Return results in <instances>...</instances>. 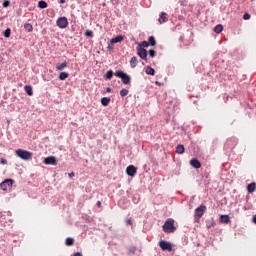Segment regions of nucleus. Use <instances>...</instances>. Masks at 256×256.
I'll list each match as a JSON object with an SVG mask.
<instances>
[{
  "label": "nucleus",
  "mask_w": 256,
  "mask_h": 256,
  "mask_svg": "<svg viewBox=\"0 0 256 256\" xmlns=\"http://www.w3.org/2000/svg\"><path fill=\"white\" fill-rule=\"evenodd\" d=\"M176 229L175 220L173 218H168L163 225L164 233H175Z\"/></svg>",
  "instance_id": "f257e3e1"
},
{
  "label": "nucleus",
  "mask_w": 256,
  "mask_h": 256,
  "mask_svg": "<svg viewBox=\"0 0 256 256\" xmlns=\"http://www.w3.org/2000/svg\"><path fill=\"white\" fill-rule=\"evenodd\" d=\"M15 153L17 157H19L23 161H30V159H33V152L23 150V149H17Z\"/></svg>",
  "instance_id": "f03ea898"
},
{
  "label": "nucleus",
  "mask_w": 256,
  "mask_h": 256,
  "mask_svg": "<svg viewBox=\"0 0 256 256\" xmlns=\"http://www.w3.org/2000/svg\"><path fill=\"white\" fill-rule=\"evenodd\" d=\"M115 77H119L122 80L123 85L131 84V76L127 75L125 72L119 70L115 72Z\"/></svg>",
  "instance_id": "7ed1b4c3"
},
{
  "label": "nucleus",
  "mask_w": 256,
  "mask_h": 256,
  "mask_svg": "<svg viewBox=\"0 0 256 256\" xmlns=\"http://www.w3.org/2000/svg\"><path fill=\"white\" fill-rule=\"evenodd\" d=\"M56 25L60 29H67V27L69 26V20H67V17H65V16L60 17L57 19Z\"/></svg>",
  "instance_id": "20e7f679"
},
{
  "label": "nucleus",
  "mask_w": 256,
  "mask_h": 256,
  "mask_svg": "<svg viewBox=\"0 0 256 256\" xmlns=\"http://www.w3.org/2000/svg\"><path fill=\"white\" fill-rule=\"evenodd\" d=\"M13 183H15L13 179H6L0 184V189L2 191H9L13 187Z\"/></svg>",
  "instance_id": "39448f33"
},
{
  "label": "nucleus",
  "mask_w": 256,
  "mask_h": 256,
  "mask_svg": "<svg viewBox=\"0 0 256 256\" xmlns=\"http://www.w3.org/2000/svg\"><path fill=\"white\" fill-rule=\"evenodd\" d=\"M207 210V207L205 205H201L198 208L195 209V217L196 219H199L200 217H203V214Z\"/></svg>",
  "instance_id": "423d86ee"
},
{
  "label": "nucleus",
  "mask_w": 256,
  "mask_h": 256,
  "mask_svg": "<svg viewBox=\"0 0 256 256\" xmlns=\"http://www.w3.org/2000/svg\"><path fill=\"white\" fill-rule=\"evenodd\" d=\"M159 247H160V249H162V251H171V249H172L171 243H169L165 240H161L159 242Z\"/></svg>",
  "instance_id": "0eeeda50"
},
{
  "label": "nucleus",
  "mask_w": 256,
  "mask_h": 256,
  "mask_svg": "<svg viewBox=\"0 0 256 256\" xmlns=\"http://www.w3.org/2000/svg\"><path fill=\"white\" fill-rule=\"evenodd\" d=\"M43 163L44 165H57V158L55 156L46 157Z\"/></svg>",
  "instance_id": "6e6552de"
},
{
  "label": "nucleus",
  "mask_w": 256,
  "mask_h": 256,
  "mask_svg": "<svg viewBox=\"0 0 256 256\" xmlns=\"http://www.w3.org/2000/svg\"><path fill=\"white\" fill-rule=\"evenodd\" d=\"M126 173L129 177H135V175H137V167L133 166V165H129L126 168Z\"/></svg>",
  "instance_id": "1a4fd4ad"
},
{
  "label": "nucleus",
  "mask_w": 256,
  "mask_h": 256,
  "mask_svg": "<svg viewBox=\"0 0 256 256\" xmlns=\"http://www.w3.org/2000/svg\"><path fill=\"white\" fill-rule=\"evenodd\" d=\"M137 55L140 57V59L147 60V50L145 48L138 47Z\"/></svg>",
  "instance_id": "9d476101"
},
{
  "label": "nucleus",
  "mask_w": 256,
  "mask_h": 256,
  "mask_svg": "<svg viewBox=\"0 0 256 256\" xmlns=\"http://www.w3.org/2000/svg\"><path fill=\"white\" fill-rule=\"evenodd\" d=\"M169 21V18H167V13L161 12L160 17L158 19V22L160 25H163V23H167Z\"/></svg>",
  "instance_id": "9b49d317"
},
{
  "label": "nucleus",
  "mask_w": 256,
  "mask_h": 256,
  "mask_svg": "<svg viewBox=\"0 0 256 256\" xmlns=\"http://www.w3.org/2000/svg\"><path fill=\"white\" fill-rule=\"evenodd\" d=\"M191 167H194V169H201V162L197 159L190 160Z\"/></svg>",
  "instance_id": "f8f14e48"
},
{
  "label": "nucleus",
  "mask_w": 256,
  "mask_h": 256,
  "mask_svg": "<svg viewBox=\"0 0 256 256\" xmlns=\"http://www.w3.org/2000/svg\"><path fill=\"white\" fill-rule=\"evenodd\" d=\"M247 191H248V193H255V191H256L255 182H252V183L248 184Z\"/></svg>",
  "instance_id": "ddd939ff"
},
{
  "label": "nucleus",
  "mask_w": 256,
  "mask_h": 256,
  "mask_svg": "<svg viewBox=\"0 0 256 256\" xmlns=\"http://www.w3.org/2000/svg\"><path fill=\"white\" fill-rule=\"evenodd\" d=\"M176 153H178V155H183V153H185V146L179 144L176 147Z\"/></svg>",
  "instance_id": "4468645a"
},
{
  "label": "nucleus",
  "mask_w": 256,
  "mask_h": 256,
  "mask_svg": "<svg viewBox=\"0 0 256 256\" xmlns=\"http://www.w3.org/2000/svg\"><path fill=\"white\" fill-rule=\"evenodd\" d=\"M66 67H67V63L66 62H62V63L56 64V70L57 71H63V69H65Z\"/></svg>",
  "instance_id": "2eb2a0df"
},
{
  "label": "nucleus",
  "mask_w": 256,
  "mask_h": 256,
  "mask_svg": "<svg viewBox=\"0 0 256 256\" xmlns=\"http://www.w3.org/2000/svg\"><path fill=\"white\" fill-rule=\"evenodd\" d=\"M231 219L229 218V215H221L220 216V223H229Z\"/></svg>",
  "instance_id": "dca6fc26"
},
{
  "label": "nucleus",
  "mask_w": 256,
  "mask_h": 256,
  "mask_svg": "<svg viewBox=\"0 0 256 256\" xmlns=\"http://www.w3.org/2000/svg\"><path fill=\"white\" fill-rule=\"evenodd\" d=\"M123 41V35H118L115 38H112L110 43H121Z\"/></svg>",
  "instance_id": "f3484780"
},
{
  "label": "nucleus",
  "mask_w": 256,
  "mask_h": 256,
  "mask_svg": "<svg viewBox=\"0 0 256 256\" xmlns=\"http://www.w3.org/2000/svg\"><path fill=\"white\" fill-rule=\"evenodd\" d=\"M104 79L111 81V79H113V70L107 71L106 74L104 75Z\"/></svg>",
  "instance_id": "a211bd4d"
},
{
  "label": "nucleus",
  "mask_w": 256,
  "mask_h": 256,
  "mask_svg": "<svg viewBox=\"0 0 256 256\" xmlns=\"http://www.w3.org/2000/svg\"><path fill=\"white\" fill-rule=\"evenodd\" d=\"M101 103L104 107H107V105H109V103H111V98L109 97H103L101 99Z\"/></svg>",
  "instance_id": "6ab92c4d"
},
{
  "label": "nucleus",
  "mask_w": 256,
  "mask_h": 256,
  "mask_svg": "<svg viewBox=\"0 0 256 256\" xmlns=\"http://www.w3.org/2000/svg\"><path fill=\"white\" fill-rule=\"evenodd\" d=\"M130 67L132 69H135V67H137V57H132L131 60H130Z\"/></svg>",
  "instance_id": "aec40b11"
},
{
  "label": "nucleus",
  "mask_w": 256,
  "mask_h": 256,
  "mask_svg": "<svg viewBox=\"0 0 256 256\" xmlns=\"http://www.w3.org/2000/svg\"><path fill=\"white\" fill-rule=\"evenodd\" d=\"M24 91L27 93V95H29L30 97H32V95H33V87H31V86H25V87H24Z\"/></svg>",
  "instance_id": "412c9836"
},
{
  "label": "nucleus",
  "mask_w": 256,
  "mask_h": 256,
  "mask_svg": "<svg viewBox=\"0 0 256 256\" xmlns=\"http://www.w3.org/2000/svg\"><path fill=\"white\" fill-rule=\"evenodd\" d=\"M69 77V73H67V72H61L60 74H59V79H60V81H65V79H67Z\"/></svg>",
  "instance_id": "4be33fe9"
},
{
  "label": "nucleus",
  "mask_w": 256,
  "mask_h": 256,
  "mask_svg": "<svg viewBox=\"0 0 256 256\" xmlns=\"http://www.w3.org/2000/svg\"><path fill=\"white\" fill-rule=\"evenodd\" d=\"M148 43H149V45H151V47H155V45H157V41H155V37H153V36H150L148 38Z\"/></svg>",
  "instance_id": "5701e85b"
},
{
  "label": "nucleus",
  "mask_w": 256,
  "mask_h": 256,
  "mask_svg": "<svg viewBox=\"0 0 256 256\" xmlns=\"http://www.w3.org/2000/svg\"><path fill=\"white\" fill-rule=\"evenodd\" d=\"M24 29L28 31V33H31L33 31V25H31L30 23H26L24 24Z\"/></svg>",
  "instance_id": "b1692460"
},
{
  "label": "nucleus",
  "mask_w": 256,
  "mask_h": 256,
  "mask_svg": "<svg viewBox=\"0 0 256 256\" xmlns=\"http://www.w3.org/2000/svg\"><path fill=\"white\" fill-rule=\"evenodd\" d=\"M223 31V25L218 24L214 27V32H216L217 34L221 33Z\"/></svg>",
  "instance_id": "393cba45"
},
{
  "label": "nucleus",
  "mask_w": 256,
  "mask_h": 256,
  "mask_svg": "<svg viewBox=\"0 0 256 256\" xmlns=\"http://www.w3.org/2000/svg\"><path fill=\"white\" fill-rule=\"evenodd\" d=\"M146 74H147V75H155V69H153V68L150 67V66H147V67H146Z\"/></svg>",
  "instance_id": "a878e982"
},
{
  "label": "nucleus",
  "mask_w": 256,
  "mask_h": 256,
  "mask_svg": "<svg viewBox=\"0 0 256 256\" xmlns=\"http://www.w3.org/2000/svg\"><path fill=\"white\" fill-rule=\"evenodd\" d=\"M73 243H75V240L73 238H71V237L66 238L65 245L71 246V245H73Z\"/></svg>",
  "instance_id": "bb28decb"
},
{
  "label": "nucleus",
  "mask_w": 256,
  "mask_h": 256,
  "mask_svg": "<svg viewBox=\"0 0 256 256\" xmlns=\"http://www.w3.org/2000/svg\"><path fill=\"white\" fill-rule=\"evenodd\" d=\"M120 95L121 97H127V95H129V90L123 88L122 90H120Z\"/></svg>",
  "instance_id": "cd10ccee"
},
{
  "label": "nucleus",
  "mask_w": 256,
  "mask_h": 256,
  "mask_svg": "<svg viewBox=\"0 0 256 256\" xmlns=\"http://www.w3.org/2000/svg\"><path fill=\"white\" fill-rule=\"evenodd\" d=\"M38 6H39L40 9H47V2H45V1H40V2L38 3Z\"/></svg>",
  "instance_id": "c85d7f7f"
},
{
  "label": "nucleus",
  "mask_w": 256,
  "mask_h": 256,
  "mask_svg": "<svg viewBox=\"0 0 256 256\" xmlns=\"http://www.w3.org/2000/svg\"><path fill=\"white\" fill-rule=\"evenodd\" d=\"M138 47H141L142 49H145V48L149 47V42L143 41L141 44H139Z\"/></svg>",
  "instance_id": "c756f323"
},
{
  "label": "nucleus",
  "mask_w": 256,
  "mask_h": 256,
  "mask_svg": "<svg viewBox=\"0 0 256 256\" xmlns=\"http://www.w3.org/2000/svg\"><path fill=\"white\" fill-rule=\"evenodd\" d=\"M4 37H6V38H9V37H11V29H6L5 31H4Z\"/></svg>",
  "instance_id": "7c9ffc66"
},
{
  "label": "nucleus",
  "mask_w": 256,
  "mask_h": 256,
  "mask_svg": "<svg viewBox=\"0 0 256 256\" xmlns=\"http://www.w3.org/2000/svg\"><path fill=\"white\" fill-rule=\"evenodd\" d=\"M85 36H86V37H91V38H93V31L87 30V31L85 32Z\"/></svg>",
  "instance_id": "2f4dec72"
},
{
  "label": "nucleus",
  "mask_w": 256,
  "mask_h": 256,
  "mask_svg": "<svg viewBox=\"0 0 256 256\" xmlns=\"http://www.w3.org/2000/svg\"><path fill=\"white\" fill-rule=\"evenodd\" d=\"M243 19H244V21H248V19H251V15L249 13H245L243 15Z\"/></svg>",
  "instance_id": "473e14b6"
},
{
  "label": "nucleus",
  "mask_w": 256,
  "mask_h": 256,
  "mask_svg": "<svg viewBox=\"0 0 256 256\" xmlns=\"http://www.w3.org/2000/svg\"><path fill=\"white\" fill-rule=\"evenodd\" d=\"M148 54L153 58L157 55V52L155 50H149Z\"/></svg>",
  "instance_id": "72a5a7b5"
},
{
  "label": "nucleus",
  "mask_w": 256,
  "mask_h": 256,
  "mask_svg": "<svg viewBox=\"0 0 256 256\" xmlns=\"http://www.w3.org/2000/svg\"><path fill=\"white\" fill-rule=\"evenodd\" d=\"M9 0H5L4 2H3V7H9Z\"/></svg>",
  "instance_id": "f704fd0d"
},
{
  "label": "nucleus",
  "mask_w": 256,
  "mask_h": 256,
  "mask_svg": "<svg viewBox=\"0 0 256 256\" xmlns=\"http://www.w3.org/2000/svg\"><path fill=\"white\" fill-rule=\"evenodd\" d=\"M1 163H2V165H7V160H5V159H1Z\"/></svg>",
  "instance_id": "c9c22d12"
},
{
  "label": "nucleus",
  "mask_w": 256,
  "mask_h": 256,
  "mask_svg": "<svg viewBox=\"0 0 256 256\" xmlns=\"http://www.w3.org/2000/svg\"><path fill=\"white\" fill-rule=\"evenodd\" d=\"M127 225H132L131 219L126 220Z\"/></svg>",
  "instance_id": "e433bc0d"
},
{
  "label": "nucleus",
  "mask_w": 256,
  "mask_h": 256,
  "mask_svg": "<svg viewBox=\"0 0 256 256\" xmlns=\"http://www.w3.org/2000/svg\"><path fill=\"white\" fill-rule=\"evenodd\" d=\"M73 256H83V255L81 253H79V252H76V253H74Z\"/></svg>",
  "instance_id": "4c0bfd02"
},
{
  "label": "nucleus",
  "mask_w": 256,
  "mask_h": 256,
  "mask_svg": "<svg viewBox=\"0 0 256 256\" xmlns=\"http://www.w3.org/2000/svg\"><path fill=\"white\" fill-rule=\"evenodd\" d=\"M68 175H69V177H75V173H73V172L69 173Z\"/></svg>",
  "instance_id": "58836bf2"
},
{
  "label": "nucleus",
  "mask_w": 256,
  "mask_h": 256,
  "mask_svg": "<svg viewBox=\"0 0 256 256\" xmlns=\"http://www.w3.org/2000/svg\"><path fill=\"white\" fill-rule=\"evenodd\" d=\"M59 3L63 5V3H65V0H60Z\"/></svg>",
  "instance_id": "ea45409f"
},
{
  "label": "nucleus",
  "mask_w": 256,
  "mask_h": 256,
  "mask_svg": "<svg viewBox=\"0 0 256 256\" xmlns=\"http://www.w3.org/2000/svg\"><path fill=\"white\" fill-rule=\"evenodd\" d=\"M107 93H111V88L106 89Z\"/></svg>",
  "instance_id": "a19ab883"
},
{
  "label": "nucleus",
  "mask_w": 256,
  "mask_h": 256,
  "mask_svg": "<svg viewBox=\"0 0 256 256\" xmlns=\"http://www.w3.org/2000/svg\"><path fill=\"white\" fill-rule=\"evenodd\" d=\"M98 207H101V201L97 202Z\"/></svg>",
  "instance_id": "79ce46f5"
}]
</instances>
